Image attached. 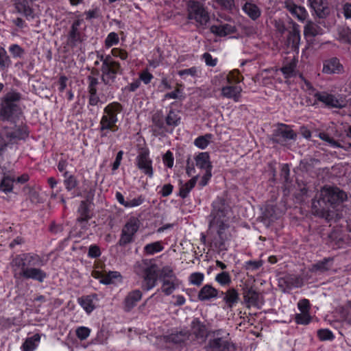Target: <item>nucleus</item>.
<instances>
[{
	"instance_id": "obj_30",
	"label": "nucleus",
	"mask_w": 351,
	"mask_h": 351,
	"mask_svg": "<svg viewBox=\"0 0 351 351\" xmlns=\"http://www.w3.org/2000/svg\"><path fill=\"white\" fill-rule=\"evenodd\" d=\"M196 166L202 169L207 171L208 169L212 170L213 166L210 160V156L208 152L199 153L195 157Z\"/></svg>"
},
{
	"instance_id": "obj_14",
	"label": "nucleus",
	"mask_w": 351,
	"mask_h": 351,
	"mask_svg": "<svg viewBox=\"0 0 351 351\" xmlns=\"http://www.w3.org/2000/svg\"><path fill=\"white\" fill-rule=\"evenodd\" d=\"M243 301L247 307H260L263 304V296L253 287L245 285L243 288Z\"/></svg>"
},
{
	"instance_id": "obj_37",
	"label": "nucleus",
	"mask_w": 351,
	"mask_h": 351,
	"mask_svg": "<svg viewBox=\"0 0 351 351\" xmlns=\"http://www.w3.org/2000/svg\"><path fill=\"white\" fill-rule=\"evenodd\" d=\"M197 176H195L186 183L180 186L179 195L182 198H186L188 196L191 190L195 186L197 180Z\"/></svg>"
},
{
	"instance_id": "obj_56",
	"label": "nucleus",
	"mask_w": 351,
	"mask_h": 351,
	"mask_svg": "<svg viewBox=\"0 0 351 351\" xmlns=\"http://www.w3.org/2000/svg\"><path fill=\"white\" fill-rule=\"evenodd\" d=\"M119 43L118 34L115 32H110L105 40L106 47H110Z\"/></svg>"
},
{
	"instance_id": "obj_6",
	"label": "nucleus",
	"mask_w": 351,
	"mask_h": 351,
	"mask_svg": "<svg viewBox=\"0 0 351 351\" xmlns=\"http://www.w3.org/2000/svg\"><path fill=\"white\" fill-rule=\"evenodd\" d=\"M123 110V106L118 102H112L107 105L104 110V114L100 121L99 130H112L115 132L118 130L116 125L118 121L117 114Z\"/></svg>"
},
{
	"instance_id": "obj_45",
	"label": "nucleus",
	"mask_w": 351,
	"mask_h": 351,
	"mask_svg": "<svg viewBox=\"0 0 351 351\" xmlns=\"http://www.w3.org/2000/svg\"><path fill=\"white\" fill-rule=\"evenodd\" d=\"M165 123L169 126H178L180 123V117L173 110H170L165 118Z\"/></svg>"
},
{
	"instance_id": "obj_40",
	"label": "nucleus",
	"mask_w": 351,
	"mask_h": 351,
	"mask_svg": "<svg viewBox=\"0 0 351 351\" xmlns=\"http://www.w3.org/2000/svg\"><path fill=\"white\" fill-rule=\"evenodd\" d=\"M190 334L187 330H182L179 332L172 333L169 336V341L174 343H182L187 341Z\"/></svg>"
},
{
	"instance_id": "obj_53",
	"label": "nucleus",
	"mask_w": 351,
	"mask_h": 351,
	"mask_svg": "<svg viewBox=\"0 0 351 351\" xmlns=\"http://www.w3.org/2000/svg\"><path fill=\"white\" fill-rule=\"evenodd\" d=\"M295 321L298 324L306 325L311 321V317L309 313H297L295 315Z\"/></svg>"
},
{
	"instance_id": "obj_39",
	"label": "nucleus",
	"mask_w": 351,
	"mask_h": 351,
	"mask_svg": "<svg viewBox=\"0 0 351 351\" xmlns=\"http://www.w3.org/2000/svg\"><path fill=\"white\" fill-rule=\"evenodd\" d=\"M95 278H101L100 282L104 285H110L114 282V280L118 278H121V276L118 271H109L105 274H99Z\"/></svg>"
},
{
	"instance_id": "obj_41",
	"label": "nucleus",
	"mask_w": 351,
	"mask_h": 351,
	"mask_svg": "<svg viewBox=\"0 0 351 351\" xmlns=\"http://www.w3.org/2000/svg\"><path fill=\"white\" fill-rule=\"evenodd\" d=\"M78 302L81 306L88 313H91L95 308L91 295L82 296L78 298Z\"/></svg>"
},
{
	"instance_id": "obj_12",
	"label": "nucleus",
	"mask_w": 351,
	"mask_h": 351,
	"mask_svg": "<svg viewBox=\"0 0 351 351\" xmlns=\"http://www.w3.org/2000/svg\"><path fill=\"white\" fill-rule=\"evenodd\" d=\"M296 138V132L289 125L280 123L278 125V128L274 130L271 140L274 143L284 144L289 140L295 141Z\"/></svg>"
},
{
	"instance_id": "obj_5",
	"label": "nucleus",
	"mask_w": 351,
	"mask_h": 351,
	"mask_svg": "<svg viewBox=\"0 0 351 351\" xmlns=\"http://www.w3.org/2000/svg\"><path fill=\"white\" fill-rule=\"evenodd\" d=\"M206 351H237V346L226 330L217 329L208 332Z\"/></svg>"
},
{
	"instance_id": "obj_11",
	"label": "nucleus",
	"mask_w": 351,
	"mask_h": 351,
	"mask_svg": "<svg viewBox=\"0 0 351 351\" xmlns=\"http://www.w3.org/2000/svg\"><path fill=\"white\" fill-rule=\"evenodd\" d=\"M145 267H143V283L142 288L145 291H149L154 288L158 278V268L156 264L148 265L144 262Z\"/></svg>"
},
{
	"instance_id": "obj_36",
	"label": "nucleus",
	"mask_w": 351,
	"mask_h": 351,
	"mask_svg": "<svg viewBox=\"0 0 351 351\" xmlns=\"http://www.w3.org/2000/svg\"><path fill=\"white\" fill-rule=\"evenodd\" d=\"M40 337L39 334H35L31 337L27 338L21 346L23 351H34L40 341Z\"/></svg>"
},
{
	"instance_id": "obj_49",
	"label": "nucleus",
	"mask_w": 351,
	"mask_h": 351,
	"mask_svg": "<svg viewBox=\"0 0 351 351\" xmlns=\"http://www.w3.org/2000/svg\"><path fill=\"white\" fill-rule=\"evenodd\" d=\"M176 276L170 266H165L161 269H158V278L162 280L164 279L173 278Z\"/></svg>"
},
{
	"instance_id": "obj_47",
	"label": "nucleus",
	"mask_w": 351,
	"mask_h": 351,
	"mask_svg": "<svg viewBox=\"0 0 351 351\" xmlns=\"http://www.w3.org/2000/svg\"><path fill=\"white\" fill-rule=\"evenodd\" d=\"M138 229V221L136 219H130L125 223L121 231L125 232V233L134 237V234L137 232Z\"/></svg>"
},
{
	"instance_id": "obj_31",
	"label": "nucleus",
	"mask_w": 351,
	"mask_h": 351,
	"mask_svg": "<svg viewBox=\"0 0 351 351\" xmlns=\"http://www.w3.org/2000/svg\"><path fill=\"white\" fill-rule=\"evenodd\" d=\"M191 330L197 339H204L206 337L208 336L206 326L198 318L193 320Z\"/></svg>"
},
{
	"instance_id": "obj_63",
	"label": "nucleus",
	"mask_w": 351,
	"mask_h": 351,
	"mask_svg": "<svg viewBox=\"0 0 351 351\" xmlns=\"http://www.w3.org/2000/svg\"><path fill=\"white\" fill-rule=\"evenodd\" d=\"M90 332V331L88 328L81 326L77 328L76 335L80 339L84 340L89 336Z\"/></svg>"
},
{
	"instance_id": "obj_61",
	"label": "nucleus",
	"mask_w": 351,
	"mask_h": 351,
	"mask_svg": "<svg viewBox=\"0 0 351 351\" xmlns=\"http://www.w3.org/2000/svg\"><path fill=\"white\" fill-rule=\"evenodd\" d=\"M9 51L16 58H21L24 53V50L17 44L12 45L9 47Z\"/></svg>"
},
{
	"instance_id": "obj_60",
	"label": "nucleus",
	"mask_w": 351,
	"mask_h": 351,
	"mask_svg": "<svg viewBox=\"0 0 351 351\" xmlns=\"http://www.w3.org/2000/svg\"><path fill=\"white\" fill-rule=\"evenodd\" d=\"M319 137L322 140L328 143L332 147H341L340 143H339L337 141L334 140L332 138L330 137L327 133L320 132L319 134Z\"/></svg>"
},
{
	"instance_id": "obj_15",
	"label": "nucleus",
	"mask_w": 351,
	"mask_h": 351,
	"mask_svg": "<svg viewBox=\"0 0 351 351\" xmlns=\"http://www.w3.org/2000/svg\"><path fill=\"white\" fill-rule=\"evenodd\" d=\"M149 150L147 149H141L138 155L136 156V162L138 168L145 175L152 178L154 174L152 167V160L149 156Z\"/></svg>"
},
{
	"instance_id": "obj_58",
	"label": "nucleus",
	"mask_w": 351,
	"mask_h": 351,
	"mask_svg": "<svg viewBox=\"0 0 351 351\" xmlns=\"http://www.w3.org/2000/svg\"><path fill=\"white\" fill-rule=\"evenodd\" d=\"M145 202V197L139 195L132 199H128L125 208H133L141 205Z\"/></svg>"
},
{
	"instance_id": "obj_19",
	"label": "nucleus",
	"mask_w": 351,
	"mask_h": 351,
	"mask_svg": "<svg viewBox=\"0 0 351 351\" xmlns=\"http://www.w3.org/2000/svg\"><path fill=\"white\" fill-rule=\"evenodd\" d=\"M19 274L25 279H32L39 282H43L47 276L45 271L36 267H30L29 269H26L24 272Z\"/></svg>"
},
{
	"instance_id": "obj_52",
	"label": "nucleus",
	"mask_w": 351,
	"mask_h": 351,
	"mask_svg": "<svg viewBox=\"0 0 351 351\" xmlns=\"http://www.w3.org/2000/svg\"><path fill=\"white\" fill-rule=\"evenodd\" d=\"M280 180L284 182L285 184H288L291 182L290 178V169L288 164H284L280 169Z\"/></svg>"
},
{
	"instance_id": "obj_28",
	"label": "nucleus",
	"mask_w": 351,
	"mask_h": 351,
	"mask_svg": "<svg viewBox=\"0 0 351 351\" xmlns=\"http://www.w3.org/2000/svg\"><path fill=\"white\" fill-rule=\"evenodd\" d=\"M219 291L210 285H204L199 291L197 298L200 301L210 300L218 297Z\"/></svg>"
},
{
	"instance_id": "obj_32",
	"label": "nucleus",
	"mask_w": 351,
	"mask_h": 351,
	"mask_svg": "<svg viewBox=\"0 0 351 351\" xmlns=\"http://www.w3.org/2000/svg\"><path fill=\"white\" fill-rule=\"evenodd\" d=\"M323 32L320 26L311 21H308L304 27V34L306 38L322 35Z\"/></svg>"
},
{
	"instance_id": "obj_17",
	"label": "nucleus",
	"mask_w": 351,
	"mask_h": 351,
	"mask_svg": "<svg viewBox=\"0 0 351 351\" xmlns=\"http://www.w3.org/2000/svg\"><path fill=\"white\" fill-rule=\"evenodd\" d=\"M81 23L82 20L77 19L73 23L71 27V29L68 34V44L71 47H76L78 43H80L84 40L82 33L79 29V27Z\"/></svg>"
},
{
	"instance_id": "obj_27",
	"label": "nucleus",
	"mask_w": 351,
	"mask_h": 351,
	"mask_svg": "<svg viewBox=\"0 0 351 351\" xmlns=\"http://www.w3.org/2000/svg\"><path fill=\"white\" fill-rule=\"evenodd\" d=\"M15 8L17 12L23 14L25 16L28 17L33 16V10L31 8L33 0H13Z\"/></svg>"
},
{
	"instance_id": "obj_33",
	"label": "nucleus",
	"mask_w": 351,
	"mask_h": 351,
	"mask_svg": "<svg viewBox=\"0 0 351 351\" xmlns=\"http://www.w3.org/2000/svg\"><path fill=\"white\" fill-rule=\"evenodd\" d=\"M332 261V258H325L323 260L313 264L312 265L311 271L312 272H325L330 269Z\"/></svg>"
},
{
	"instance_id": "obj_24",
	"label": "nucleus",
	"mask_w": 351,
	"mask_h": 351,
	"mask_svg": "<svg viewBox=\"0 0 351 351\" xmlns=\"http://www.w3.org/2000/svg\"><path fill=\"white\" fill-rule=\"evenodd\" d=\"M63 176L64 178V184L69 195H71V197H75L78 195L75 193V188L78 185V180L75 176L73 175L69 174L68 171H64Z\"/></svg>"
},
{
	"instance_id": "obj_21",
	"label": "nucleus",
	"mask_w": 351,
	"mask_h": 351,
	"mask_svg": "<svg viewBox=\"0 0 351 351\" xmlns=\"http://www.w3.org/2000/svg\"><path fill=\"white\" fill-rule=\"evenodd\" d=\"M343 70L342 64L337 58L324 61L322 71L326 74L341 73Z\"/></svg>"
},
{
	"instance_id": "obj_26",
	"label": "nucleus",
	"mask_w": 351,
	"mask_h": 351,
	"mask_svg": "<svg viewBox=\"0 0 351 351\" xmlns=\"http://www.w3.org/2000/svg\"><path fill=\"white\" fill-rule=\"evenodd\" d=\"M220 293L223 295V300L230 308H232L240 300L239 294L234 288H230L226 292L221 291Z\"/></svg>"
},
{
	"instance_id": "obj_23",
	"label": "nucleus",
	"mask_w": 351,
	"mask_h": 351,
	"mask_svg": "<svg viewBox=\"0 0 351 351\" xmlns=\"http://www.w3.org/2000/svg\"><path fill=\"white\" fill-rule=\"evenodd\" d=\"M300 40V31L299 25L295 23H293L292 28L289 32L287 43L291 45V49L298 50L299 49Z\"/></svg>"
},
{
	"instance_id": "obj_57",
	"label": "nucleus",
	"mask_w": 351,
	"mask_h": 351,
	"mask_svg": "<svg viewBox=\"0 0 351 351\" xmlns=\"http://www.w3.org/2000/svg\"><path fill=\"white\" fill-rule=\"evenodd\" d=\"M224 10L232 12L235 8L234 0H215Z\"/></svg>"
},
{
	"instance_id": "obj_20",
	"label": "nucleus",
	"mask_w": 351,
	"mask_h": 351,
	"mask_svg": "<svg viewBox=\"0 0 351 351\" xmlns=\"http://www.w3.org/2000/svg\"><path fill=\"white\" fill-rule=\"evenodd\" d=\"M142 295V292L139 289L129 292L123 302L125 311L129 312L136 306L137 302L141 300Z\"/></svg>"
},
{
	"instance_id": "obj_48",
	"label": "nucleus",
	"mask_w": 351,
	"mask_h": 351,
	"mask_svg": "<svg viewBox=\"0 0 351 351\" xmlns=\"http://www.w3.org/2000/svg\"><path fill=\"white\" fill-rule=\"evenodd\" d=\"M213 137L211 134H206L204 136H198L194 141V144L197 147L204 149H205L210 142Z\"/></svg>"
},
{
	"instance_id": "obj_54",
	"label": "nucleus",
	"mask_w": 351,
	"mask_h": 351,
	"mask_svg": "<svg viewBox=\"0 0 351 351\" xmlns=\"http://www.w3.org/2000/svg\"><path fill=\"white\" fill-rule=\"evenodd\" d=\"M204 275L200 272H195L190 275L189 281L191 284L200 286L204 280Z\"/></svg>"
},
{
	"instance_id": "obj_35",
	"label": "nucleus",
	"mask_w": 351,
	"mask_h": 351,
	"mask_svg": "<svg viewBox=\"0 0 351 351\" xmlns=\"http://www.w3.org/2000/svg\"><path fill=\"white\" fill-rule=\"evenodd\" d=\"M162 285L161 287L162 291L167 295H171L173 291L178 287V280L169 278L162 280Z\"/></svg>"
},
{
	"instance_id": "obj_4",
	"label": "nucleus",
	"mask_w": 351,
	"mask_h": 351,
	"mask_svg": "<svg viewBox=\"0 0 351 351\" xmlns=\"http://www.w3.org/2000/svg\"><path fill=\"white\" fill-rule=\"evenodd\" d=\"M21 99L19 93H8L1 100L0 108V117L3 121L14 123L22 113L19 102Z\"/></svg>"
},
{
	"instance_id": "obj_42",
	"label": "nucleus",
	"mask_w": 351,
	"mask_h": 351,
	"mask_svg": "<svg viewBox=\"0 0 351 351\" xmlns=\"http://www.w3.org/2000/svg\"><path fill=\"white\" fill-rule=\"evenodd\" d=\"M15 179L14 178L4 174V176L0 182V189L5 193L11 192L13 189V183Z\"/></svg>"
},
{
	"instance_id": "obj_50",
	"label": "nucleus",
	"mask_w": 351,
	"mask_h": 351,
	"mask_svg": "<svg viewBox=\"0 0 351 351\" xmlns=\"http://www.w3.org/2000/svg\"><path fill=\"white\" fill-rule=\"evenodd\" d=\"M215 280L221 286H228L232 282L231 276L227 271H222L215 276Z\"/></svg>"
},
{
	"instance_id": "obj_46",
	"label": "nucleus",
	"mask_w": 351,
	"mask_h": 351,
	"mask_svg": "<svg viewBox=\"0 0 351 351\" xmlns=\"http://www.w3.org/2000/svg\"><path fill=\"white\" fill-rule=\"evenodd\" d=\"M163 248L164 247L160 241H156L147 244L144 247V252L149 255H153L156 252H161Z\"/></svg>"
},
{
	"instance_id": "obj_55",
	"label": "nucleus",
	"mask_w": 351,
	"mask_h": 351,
	"mask_svg": "<svg viewBox=\"0 0 351 351\" xmlns=\"http://www.w3.org/2000/svg\"><path fill=\"white\" fill-rule=\"evenodd\" d=\"M317 336L322 341L332 340L335 338L333 333L328 329H319Z\"/></svg>"
},
{
	"instance_id": "obj_25",
	"label": "nucleus",
	"mask_w": 351,
	"mask_h": 351,
	"mask_svg": "<svg viewBox=\"0 0 351 351\" xmlns=\"http://www.w3.org/2000/svg\"><path fill=\"white\" fill-rule=\"evenodd\" d=\"M210 30L214 34L219 36H226L228 34L236 32L237 28L234 25L228 23L212 25Z\"/></svg>"
},
{
	"instance_id": "obj_34",
	"label": "nucleus",
	"mask_w": 351,
	"mask_h": 351,
	"mask_svg": "<svg viewBox=\"0 0 351 351\" xmlns=\"http://www.w3.org/2000/svg\"><path fill=\"white\" fill-rule=\"evenodd\" d=\"M80 217L77 221L79 223L87 222L91 217L88 204L86 201H82L77 210Z\"/></svg>"
},
{
	"instance_id": "obj_13",
	"label": "nucleus",
	"mask_w": 351,
	"mask_h": 351,
	"mask_svg": "<svg viewBox=\"0 0 351 351\" xmlns=\"http://www.w3.org/2000/svg\"><path fill=\"white\" fill-rule=\"evenodd\" d=\"M315 97L329 108H343L346 106V100L343 97L335 96L326 92L317 93Z\"/></svg>"
},
{
	"instance_id": "obj_2",
	"label": "nucleus",
	"mask_w": 351,
	"mask_h": 351,
	"mask_svg": "<svg viewBox=\"0 0 351 351\" xmlns=\"http://www.w3.org/2000/svg\"><path fill=\"white\" fill-rule=\"evenodd\" d=\"M228 223L209 221L207 230L208 243L218 252L227 250L226 242L230 238Z\"/></svg>"
},
{
	"instance_id": "obj_9",
	"label": "nucleus",
	"mask_w": 351,
	"mask_h": 351,
	"mask_svg": "<svg viewBox=\"0 0 351 351\" xmlns=\"http://www.w3.org/2000/svg\"><path fill=\"white\" fill-rule=\"evenodd\" d=\"M230 208L226 200L221 197H217L213 203V209L208 217L209 221L228 223L227 215Z\"/></svg>"
},
{
	"instance_id": "obj_51",
	"label": "nucleus",
	"mask_w": 351,
	"mask_h": 351,
	"mask_svg": "<svg viewBox=\"0 0 351 351\" xmlns=\"http://www.w3.org/2000/svg\"><path fill=\"white\" fill-rule=\"evenodd\" d=\"M339 36L341 42L351 45V29L349 27L339 29Z\"/></svg>"
},
{
	"instance_id": "obj_3",
	"label": "nucleus",
	"mask_w": 351,
	"mask_h": 351,
	"mask_svg": "<svg viewBox=\"0 0 351 351\" xmlns=\"http://www.w3.org/2000/svg\"><path fill=\"white\" fill-rule=\"evenodd\" d=\"M29 135V132L25 126L3 125L0 130V156L13 145L18 144L21 140H25Z\"/></svg>"
},
{
	"instance_id": "obj_7",
	"label": "nucleus",
	"mask_w": 351,
	"mask_h": 351,
	"mask_svg": "<svg viewBox=\"0 0 351 351\" xmlns=\"http://www.w3.org/2000/svg\"><path fill=\"white\" fill-rule=\"evenodd\" d=\"M123 71L121 64L114 60L107 64L106 63L101 66V81L105 85L112 86L115 82L117 76L123 75Z\"/></svg>"
},
{
	"instance_id": "obj_44",
	"label": "nucleus",
	"mask_w": 351,
	"mask_h": 351,
	"mask_svg": "<svg viewBox=\"0 0 351 351\" xmlns=\"http://www.w3.org/2000/svg\"><path fill=\"white\" fill-rule=\"evenodd\" d=\"M11 64V60L5 49L0 46V71L6 70Z\"/></svg>"
},
{
	"instance_id": "obj_16",
	"label": "nucleus",
	"mask_w": 351,
	"mask_h": 351,
	"mask_svg": "<svg viewBox=\"0 0 351 351\" xmlns=\"http://www.w3.org/2000/svg\"><path fill=\"white\" fill-rule=\"evenodd\" d=\"M308 5L313 14L319 19H325L330 14V9L327 0H308Z\"/></svg>"
},
{
	"instance_id": "obj_38",
	"label": "nucleus",
	"mask_w": 351,
	"mask_h": 351,
	"mask_svg": "<svg viewBox=\"0 0 351 351\" xmlns=\"http://www.w3.org/2000/svg\"><path fill=\"white\" fill-rule=\"evenodd\" d=\"M296 66L297 61L295 59H293L282 68H280V70L283 73L285 78H289L295 75Z\"/></svg>"
},
{
	"instance_id": "obj_43",
	"label": "nucleus",
	"mask_w": 351,
	"mask_h": 351,
	"mask_svg": "<svg viewBox=\"0 0 351 351\" xmlns=\"http://www.w3.org/2000/svg\"><path fill=\"white\" fill-rule=\"evenodd\" d=\"M286 276L288 281L289 289L301 287L304 284L303 279L298 275L287 274Z\"/></svg>"
},
{
	"instance_id": "obj_29",
	"label": "nucleus",
	"mask_w": 351,
	"mask_h": 351,
	"mask_svg": "<svg viewBox=\"0 0 351 351\" xmlns=\"http://www.w3.org/2000/svg\"><path fill=\"white\" fill-rule=\"evenodd\" d=\"M242 89L240 86H226L221 88V95L228 99H232L235 101H238L241 97V92Z\"/></svg>"
},
{
	"instance_id": "obj_62",
	"label": "nucleus",
	"mask_w": 351,
	"mask_h": 351,
	"mask_svg": "<svg viewBox=\"0 0 351 351\" xmlns=\"http://www.w3.org/2000/svg\"><path fill=\"white\" fill-rule=\"evenodd\" d=\"M133 241V236L121 231V238L118 242L120 246H125Z\"/></svg>"
},
{
	"instance_id": "obj_10",
	"label": "nucleus",
	"mask_w": 351,
	"mask_h": 351,
	"mask_svg": "<svg viewBox=\"0 0 351 351\" xmlns=\"http://www.w3.org/2000/svg\"><path fill=\"white\" fill-rule=\"evenodd\" d=\"M188 12V18L194 19L200 25H206L210 20L208 12L199 2L190 1Z\"/></svg>"
},
{
	"instance_id": "obj_59",
	"label": "nucleus",
	"mask_w": 351,
	"mask_h": 351,
	"mask_svg": "<svg viewBox=\"0 0 351 351\" xmlns=\"http://www.w3.org/2000/svg\"><path fill=\"white\" fill-rule=\"evenodd\" d=\"M152 122L156 127L160 129L164 128L165 121L163 116L160 112H157L152 116Z\"/></svg>"
},
{
	"instance_id": "obj_1",
	"label": "nucleus",
	"mask_w": 351,
	"mask_h": 351,
	"mask_svg": "<svg viewBox=\"0 0 351 351\" xmlns=\"http://www.w3.org/2000/svg\"><path fill=\"white\" fill-rule=\"evenodd\" d=\"M348 199L347 193L337 186H324L312 201V213L327 222L336 221L337 214L329 209L335 208Z\"/></svg>"
},
{
	"instance_id": "obj_64",
	"label": "nucleus",
	"mask_w": 351,
	"mask_h": 351,
	"mask_svg": "<svg viewBox=\"0 0 351 351\" xmlns=\"http://www.w3.org/2000/svg\"><path fill=\"white\" fill-rule=\"evenodd\" d=\"M298 307L301 313H309L310 303L308 300L302 299L300 300L298 303Z\"/></svg>"
},
{
	"instance_id": "obj_18",
	"label": "nucleus",
	"mask_w": 351,
	"mask_h": 351,
	"mask_svg": "<svg viewBox=\"0 0 351 351\" xmlns=\"http://www.w3.org/2000/svg\"><path fill=\"white\" fill-rule=\"evenodd\" d=\"M285 8L300 21H304L308 16V13L304 7L298 6L292 0L284 2Z\"/></svg>"
},
{
	"instance_id": "obj_8",
	"label": "nucleus",
	"mask_w": 351,
	"mask_h": 351,
	"mask_svg": "<svg viewBox=\"0 0 351 351\" xmlns=\"http://www.w3.org/2000/svg\"><path fill=\"white\" fill-rule=\"evenodd\" d=\"M12 265L20 269L19 273H23L30 267L43 266V260L37 254L25 253L17 255L12 261Z\"/></svg>"
},
{
	"instance_id": "obj_22",
	"label": "nucleus",
	"mask_w": 351,
	"mask_h": 351,
	"mask_svg": "<svg viewBox=\"0 0 351 351\" xmlns=\"http://www.w3.org/2000/svg\"><path fill=\"white\" fill-rule=\"evenodd\" d=\"M242 10L252 21L257 20L261 15V8L253 1H247L243 5Z\"/></svg>"
}]
</instances>
